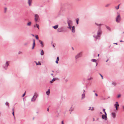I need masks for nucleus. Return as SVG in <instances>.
Instances as JSON below:
<instances>
[{"mask_svg": "<svg viewBox=\"0 0 124 124\" xmlns=\"http://www.w3.org/2000/svg\"><path fill=\"white\" fill-rule=\"evenodd\" d=\"M119 5H120L119 4L118 6L117 7H116L115 8L116 9H118L119 8Z\"/></svg>", "mask_w": 124, "mask_h": 124, "instance_id": "nucleus-29", "label": "nucleus"}, {"mask_svg": "<svg viewBox=\"0 0 124 124\" xmlns=\"http://www.w3.org/2000/svg\"><path fill=\"white\" fill-rule=\"evenodd\" d=\"M63 31V29L62 27H61L58 28L57 30V32H60Z\"/></svg>", "mask_w": 124, "mask_h": 124, "instance_id": "nucleus-9", "label": "nucleus"}, {"mask_svg": "<svg viewBox=\"0 0 124 124\" xmlns=\"http://www.w3.org/2000/svg\"><path fill=\"white\" fill-rule=\"evenodd\" d=\"M73 110V108H72V107H71L70 108V109L69 110V111L71 112H72Z\"/></svg>", "mask_w": 124, "mask_h": 124, "instance_id": "nucleus-26", "label": "nucleus"}, {"mask_svg": "<svg viewBox=\"0 0 124 124\" xmlns=\"http://www.w3.org/2000/svg\"><path fill=\"white\" fill-rule=\"evenodd\" d=\"M121 96V95L120 94H118L117 96V98H119Z\"/></svg>", "mask_w": 124, "mask_h": 124, "instance_id": "nucleus-37", "label": "nucleus"}, {"mask_svg": "<svg viewBox=\"0 0 124 124\" xmlns=\"http://www.w3.org/2000/svg\"><path fill=\"white\" fill-rule=\"evenodd\" d=\"M93 109H94L93 108V107L91 109V110L92 111V110H93Z\"/></svg>", "mask_w": 124, "mask_h": 124, "instance_id": "nucleus-44", "label": "nucleus"}, {"mask_svg": "<svg viewBox=\"0 0 124 124\" xmlns=\"http://www.w3.org/2000/svg\"><path fill=\"white\" fill-rule=\"evenodd\" d=\"M112 115L114 118H115L116 117V114L114 113H112Z\"/></svg>", "mask_w": 124, "mask_h": 124, "instance_id": "nucleus-19", "label": "nucleus"}, {"mask_svg": "<svg viewBox=\"0 0 124 124\" xmlns=\"http://www.w3.org/2000/svg\"><path fill=\"white\" fill-rule=\"evenodd\" d=\"M14 117V119H15V117Z\"/></svg>", "mask_w": 124, "mask_h": 124, "instance_id": "nucleus-64", "label": "nucleus"}, {"mask_svg": "<svg viewBox=\"0 0 124 124\" xmlns=\"http://www.w3.org/2000/svg\"><path fill=\"white\" fill-rule=\"evenodd\" d=\"M21 53H22L20 51H19V52L18 54H21Z\"/></svg>", "mask_w": 124, "mask_h": 124, "instance_id": "nucleus-41", "label": "nucleus"}, {"mask_svg": "<svg viewBox=\"0 0 124 124\" xmlns=\"http://www.w3.org/2000/svg\"><path fill=\"white\" fill-rule=\"evenodd\" d=\"M102 119H104L105 120H106L107 119V114H105V115H102Z\"/></svg>", "mask_w": 124, "mask_h": 124, "instance_id": "nucleus-8", "label": "nucleus"}, {"mask_svg": "<svg viewBox=\"0 0 124 124\" xmlns=\"http://www.w3.org/2000/svg\"><path fill=\"white\" fill-rule=\"evenodd\" d=\"M62 124H64L63 121L62 122Z\"/></svg>", "mask_w": 124, "mask_h": 124, "instance_id": "nucleus-45", "label": "nucleus"}, {"mask_svg": "<svg viewBox=\"0 0 124 124\" xmlns=\"http://www.w3.org/2000/svg\"><path fill=\"white\" fill-rule=\"evenodd\" d=\"M109 4H107L106 5H105V6L106 7H107L109 6Z\"/></svg>", "mask_w": 124, "mask_h": 124, "instance_id": "nucleus-39", "label": "nucleus"}, {"mask_svg": "<svg viewBox=\"0 0 124 124\" xmlns=\"http://www.w3.org/2000/svg\"><path fill=\"white\" fill-rule=\"evenodd\" d=\"M100 54H98V56L99 57V56Z\"/></svg>", "mask_w": 124, "mask_h": 124, "instance_id": "nucleus-56", "label": "nucleus"}, {"mask_svg": "<svg viewBox=\"0 0 124 124\" xmlns=\"http://www.w3.org/2000/svg\"><path fill=\"white\" fill-rule=\"evenodd\" d=\"M34 20L35 22H37L39 20L40 18L39 15L38 14H36L35 15Z\"/></svg>", "mask_w": 124, "mask_h": 124, "instance_id": "nucleus-4", "label": "nucleus"}, {"mask_svg": "<svg viewBox=\"0 0 124 124\" xmlns=\"http://www.w3.org/2000/svg\"><path fill=\"white\" fill-rule=\"evenodd\" d=\"M72 48L73 50H74V49H73V47H72Z\"/></svg>", "mask_w": 124, "mask_h": 124, "instance_id": "nucleus-63", "label": "nucleus"}, {"mask_svg": "<svg viewBox=\"0 0 124 124\" xmlns=\"http://www.w3.org/2000/svg\"><path fill=\"white\" fill-rule=\"evenodd\" d=\"M85 91L84 90H83V93H85Z\"/></svg>", "mask_w": 124, "mask_h": 124, "instance_id": "nucleus-49", "label": "nucleus"}, {"mask_svg": "<svg viewBox=\"0 0 124 124\" xmlns=\"http://www.w3.org/2000/svg\"><path fill=\"white\" fill-rule=\"evenodd\" d=\"M123 109L124 110V106H123Z\"/></svg>", "mask_w": 124, "mask_h": 124, "instance_id": "nucleus-52", "label": "nucleus"}, {"mask_svg": "<svg viewBox=\"0 0 124 124\" xmlns=\"http://www.w3.org/2000/svg\"><path fill=\"white\" fill-rule=\"evenodd\" d=\"M108 60H109V59H107V60H106V62H107L108 61Z\"/></svg>", "mask_w": 124, "mask_h": 124, "instance_id": "nucleus-48", "label": "nucleus"}, {"mask_svg": "<svg viewBox=\"0 0 124 124\" xmlns=\"http://www.w3.org/2000/svg\"><path fill=\"white\" fill-rule=\"evenodd\" d=\"M99 74H100V75L101 76V77L102 78V79H103V76L101 75V74L100 73H99Z\"/></svg>", "mask_w": 124, "mask_h": 124, "instance_id": "nucleus-35", "label": "nucleus"}, {"mask_svg": "<svg viewBox=\"0 0 124 124\" xmlns=\"http://www.w3.org/2000/svg\"><path fill=\"white\" fill-rule=\"evenodd\" d=\"M95 95L96 96H98V94L96 93H95Z\"/></svg>", "mask_w": 124, "mask_h": 124, "instance_id": "nucleus-43", "label": "nucleus"}, {"mask_svg": "<svg viewBox=\"0 0 124 124\" xmlns=\"http://www.w3.org/2000/svg\"><path fill=\"white\" fill-rule=\"evenodd\" d=\"M28 43H25L24 44V45H27Z\"/></svg>", "mask_w": 124, "mask_h": 124, "instance_id": "nucleus-42", "label": "nucleus"}, {"mask_svg": "<svg viewBox=\"0 0 124 124\" xmlns=\"http://www.w3.org/2000/svg\"><path fill=\"white\" fill-rule=\"evenodd\" d=\"M46 94L48 95H49L50 93V90L49 89L48 90V91L46 92Z\"/></svg>", "mask_w": 124, "mask_h": 124, "instance_id": "nucleus-14", "label": "nucleus"}, {"mask_svg": "<svg viewBox=\"0 0 124 124\" xmlns=\"http://www.w3.org/2000/svg\"><path fill=\"white\" fill-rule=\"evenodd\" d=\"M79 20V19L78 18H77V20H76V23L77 24H78Z\"/></svg>", "mask_w": 124, "mask_h": 124, "instance_id": "nucleus-28", "label": "nucleus"}, {"mask_svg": "<svg viewBox=\"0 0 124 124\" xmlns=\"http://www.w3.org/2000/svg\"><path fill=\"white\" fill-rule=\"evenodd\" d=\"M91 108V107H89V109H88V110H90V108Z\"/></svg>", "mask_w": 124, "mask_h": 124, "instance_id": "nucleus-54", "label": "nucleus"}, {"mask_svg": "<svg viewBox=\"0 0 124 124\" xmlns=\"http://www.w3.org/2000/svg\"><path fill=\"white\" fill-rule=\"evenodd\" d=\"M120 42H123V41H122V40H120Z\"/></svg>", "mask_w": 124, "mask_h": 124, "instance_id": "nucleus-53", "label": "nucleus"}, {"mask_svg": "<svg viewBox=\"0 0 124 124\" xmlns=\"http://www.w3.org/2000/svg\"><path fill=\"white\" fill-rule=\"evenodd\" d=\"M91 61H92L94 62H96L97 61V60L95 59H92L91 60Z\"/></svg>", "mask_w": 124, "mask_h": 124, "instance_id": "nucleus-25", "label": "nucleus"}, {"mask_svg": "<svg viewBox=\"0 0 124 124\" xmlns=\"http://www.w3.org/2000/svg\"><path fill=\"white\" fill-rule=\"evenodd\" d=\"M99 119V118H97V120H98Z\"/></svg>", "mask_w": 124, "mask_h": 124, "instance_id": "nucleus-62", "label": "nucleus"}, {"mask_svg": "<svg viewBox=\"0 0 124 124\" xmlns=\"http://www.w3.org/2000/svg\"><path fill=\"white\" fill-rule=\"evenodd\" d=\"M8 104L9 103L7 101L6 102L5 104L6 105L8 106V107H9V105H8Z\"/></svg>", "mask_w": 124, "mask_h": 124, "instance_id": "nucleus-27", "label": "nucleus"}, {"mask_svg": "<svg viewBox=\"0 0 124 124\" xmlns=\"http://www.w3.org/2000/svg\"><path fill=\"white\" fill-rule=\"evenodd\" d=\"M12 111H13H13H14V108H13L12 109Z\"/></svg>", "mask_w": 124, "mask_h": 124, "instance_id": "nucleus-57", "label": "nucleus"}, {"mask_svg": "<svg viewBox=\"0 0 124 124\" xmlns=\"http://www.w3.org/2000/svg\"><path fill=\"white\" fill-rule=\"evenodd\" d=\"M59 57H57L56 60L55 61V62L57 64H58V61H59Z\"/></svg>", "mask_w": 124, "mask_h": 124, "instance_id": "nucleus-20", "label": "nucleus"}, {"mask_svg": "<svg viewBox=\"0 0 124 124\" xmlns=\"http://www.w3.org/2000/svg\"><path fill=\"white\" fill-rule=\"evenodd\" d=\"M58 27V25H56L54 26H53V27L54 29H56Z\"/></svg>", "mask_w": 124, "mask_h": 124, "instance_id": "nucleus-18", "label": "nucleus"}, {"mask_svg": "<svg viewBox=\"0 0 124 124\" xmlns=\"http://www.w3.org/2000/svg\"><path fill=\"white\" fill-rule=\"evenodd\" d=\"M12 114L13 115V116H14V117H15V115H14V111H13L12 112Z\"/></svg>", "mask_w": 124, "mask_h": 124, "instance_id": "nucleus-40", "label": "nucleus"}, {"mask_svg": "<svg viewBox=\"0 0 124 124\" xmlns=\"http://www.w3.org/2000/svg\"><path fill=\"white\" fill-rule=\"evenodd\" d=\"M51 75H53V74L52 73V74H51Z\"/></svg>", "mask_w": 124, "mask_h": 124, "instance_id": "nucleus-60", "label": "nucleus"}, {"mask_svg": "<svg viewBox=\"0 0 124 124\" xmlns=\"http://www.w3.org/2000/svg\"><path fill=\"white\" fill-rule=\"evenodd\" d=\"M32 0H28V3L29 6H30L32 2Z\"/></svg>", "mask_w": 124, "mask_h": 124, "instance_id": "nucleus-11", "label": "nucleus"}, {"mask_svg": "<svg viewBox=\"0 0 124 124\" xmlns=\"http://www.w3.org/2000/svg\"><path fill=\"white\" fill-rule=\"evenodd\" d=\"M82 52H80L77 55L75 56V58L77 59L79 57H80L82 55Z\"/></svg>", "mask_w": 124, "mask_h": 124, "instance_id": "nucleus-6", "label": "nucleus"}, {"mask_svg": "<svg viewBox=\"0 0 124 124\" xmlns=\"http://www.w3.org/2000/svg\"><path fill=\"white\" fill-rule=\"evenodd\" d=\"M34 62L36 64V65H41V63L40 62H39V61L38 63H37L36 61H35Z\"/></svg>", "mask_w": 124, "mask_h": 124, "instance_id": "nucleus-17", "label": "nucleus"}, {"mask_svg": "<svg viewBox=\"0 0 124 124\" xmlns=\"http://www.w3.org/2000/svg\"><path fill=\"white\" fill-rule=\"evenodd\" d=\"M56 78H53L52 80L50 81V83H52L55 80Z\"/></svg>", "mask_w": 124, "mask_h": 124, "instance_id": "nucleus-22", "label": "nucleus"}, {"mask_svg": "<svg viewBox=\"0 0 124 124\" xmlns=\"http://www.w3.org/2000/svg\"><path fill=\"white\" fill-rule=\"evenodd\" d=\"M67 22L68 24L67 28L70 30H71L73 33L75 32V27L74 26H73V23L72 21L68 19L67 21Z\"/></svg>", "mask_w": 124, "mask_h": 124, "instance_id": "nucleus-2", "label": "nucleus"}, {"mask_svg": "<svg viewBox=\"0 0 124 124\" xmlns=\"http://www.w3.org/2000/svg\"><path fill=\"white\" fill-rule=\"evenodd\" d=\"M114 44H116V45H117V43H114Z\"/></svg>", "mask_w": 124, "mask_h": 124, "instance_id": "nucleus-47", "label": "nucleus"}, {"mask_svg": "<svg viewBox=\"0 0 124 124\" xmlns=\"http://www.w3.org/2000/svg\"><path fill=\"white\" fill-rule=\"evenodd\" d=\"M105 26L106 27L107 29L108 30L110 31H111V28L110 27L106 25H105Z\"/></svg>", "mask_w": 124, "mask_h": 124, "instance_id": "nucleus-13", "label": "nucleus"}, {"mask_svg": "<svg viewBox=\"0 0 124 124\" xmlns=\"http://www.w3.org/2000/svg\"><path fill=\"white\" fill-rule=\"evenodd\" d=\"M39 25L37 24H36L35 25H34V28H35L36 27H37L38 29H39Z\"/></svg>", "mask_w": 124, "mask_h": 124, "instance_id": "nucleus-16", "label": "nucleus"}, {"mask_svg": "<svg viewBox=\"0 0 124 124\" xmlns=\"http://www.w3.org/2000/svg\"><path fill=\"white\" fill-rule=\"evenodd\" d=\"M35 45H34V44H33V46H32V49H33L34 48V47L35 46Z\"/></svg>", "mask_w": 124, "mask_h": 124, "instance_id": "nucleus-36", "label": "nucleus"}, {"mask_svg": "<svg viewBox=\"0 0 124 124\" xmlns=\"http://www.w3.org/2000/svg\"><path fill=\"white\" fill-rule=\"evenodd\" d=\"M66 82H67L68 81V80L67 79H66L65 80Z\"/></svg>", "mask_w": 124, "mask_h": 124, "instance_id": "nucleus-50", "label": "nucleus"}, {"mask_svg": "<svg viewBox=\"0 0 124 124\" xmlns=\"http://www.w3.org/2000/svg\"><path fill=\"white\" fill-rule=\"evenodd\" d=\"M44 52L43 50H42L40 52V55H43L44 54Z\"/></svg>", "mask_w": 124, "mask_h": 124, "instance_id": "nucleus-23", "label": "nucleus"}, {"mask_svg": "<svg viewBox=\"0 0 124 124\" xmlns=\"http://www.w3.org/2000/svg\"><path fill=\"white\" fill-rule=\"evenodd\" d=\"M95 24L97 26H98L99 27L97 32V35L96 36V35H94L93 36V37L95 38L96 40H97L99 38L102 33V31L100 26L103 25V24H98L96 23H95Z\"/></svg>", "mask_w": 124, "mask_h": 124, "instance_id": "nucleus-1", "label": "nucleus"}, {"mask_svg": "<svg viewBox=\"0 0 124 124\" xmlns=\"http://www.w3.org/2000/svg\"><path fill=\"white\" fill-rule=\"evenodd\" d=\"M7 10V8H4V12L6 13Z\"/></svg>", "mask_w": 124, "mask_h": 124, "instance_id": "nucleus-33", "label": "nucleus"}, {"mask_svg": "<svg viewBox=\"0 0 124 124\" xmlns=\"http://www.w3.org/2000/svg\"><path fill=\"white\" fill-rule=\"evenodd\" d=\"M93 79V78L92 77L90 78H88V79L87 80H90L92 79Z\"/></svg>", "mask_w": 124, "mask_h": 124, "instance_id": "nucleus-34", "label": "nucleus"}, {"mask_svg": "<svg viewBox=\"0 0 124 124\" xmlns=\"http://www.w3.org/2000/svg\"><path fill=\"white\" fill-rule=\"evenodd\" d=\"M97 65V63H96V66Z\"/></svg>", "mask_w": 124, "mask_h": 124, "instance_id": "nucleus-59", "label": "nucleus"}, {"mask_svg": "<svg viewBox=\"0 0 124 124\" xmlns=\"http://www.w3.org/2000/svg\"><path fill=\"white\" fill-rule=\"evenodd\" d=\"M93 121H95V119H94V118H93Z\"/></svg>", "mask_w": 124, "mask_h": 124, "instance_id": "nucleus-51", "label": "nucleus"}, {"mask_svg": "<svg viewBox=\"0 0 124 124\" xmlns=\"http://www.w3.org/2000/svg\"><path fill=\"white\" fill-rule=\"evenodd\" d=\"M9 61H7L6 62L5 64V67H4V69L5 70H6L7 69V68L8 67V66H9Z\"/></svg>", "mask_w": 124, "mask_h": 124, "instance_id": "nucleus-7", "label": "nucleus"}, {"mask_svg": "<svg viewBox=\"0 0 124 124\" xmlns=\"http://www.w3.org/2000/svg\"><path fill=\"white\" fill-rule=\"evenodd\" d=\"M49 109L48 108H47V111L48 112L49 111Z\"/></svg>", "mask_w": 124, "mask_h": 124, "instance_id": "nucleus-46", "label": "nucleus"}, {"mask_svg": "<svg viewBox=\"0 0 124 124\" xmlns=\"http://www.w3.org/2000/svg\"><path fill=\"white\" fill-rule=\"evenodd\" d=\"M105 109L104 108L103 109V111L104 112L105 114H107L106 113V112L105 111Z\"/></svg>", "mask_w": 124, "mask_h": 124, "instance_id": "nucleus-32", "label": "nucleus"}, {"mask_svg": "<svg viewBox=\"0 0 124 124\" xmlns=\"http://www.w3.org/2000/svg\"><path fill=\"white\" fill-rule=\"evenodd\" d=\"M121 19V17L119 15L117 16L116 18V22L118 23L120 22Z\"/></svg>", "mask_w": 124, "mask_h": 124, "instance_id": "nucleus-5", "label": "nucleus"}, {"mask_svg": "<svg viewBox=\"0 0 124 124\" xmlns=\"http://www.w3.org/2000/svg\"><path fill=\"white\" fill-rule=\"evenodd\" d=\"M85 97V93H83L82 95L81 99L82 100Z\"/></svg>", "mask_w": 124, "mask_h": 124, "instance_id": "nucleus-12", "label": "nucleus"}, {"mask_svg": "<svg viewBox=\"0 0 124 124\" xmlns=\"http://www.w3.org/2000/svg\"><path fill=\"white\" fill-rule=\"evenodd\" d=\"M25 94V92L23 94L22 97H23Z\"/></svg>", "mask_w": 124, "mask_h": 124, "instance_id": "nucleus-38", "label": "nucleus"}, {"mask_svg": "<svg viewBox=\"0 0 124 124\" xmlns=\"http://www.w3.org/2000/svg\"><path fill=\"white\" fill-rule=\"evenodd\" d=\"M100 113L101 114H102V113L101 112H100Z\"/></svg>", "mask_w": 124, "mask_h": 124, "instance_id": "nucleus-61", "label": "nucleus"}, {"mask_svg": "<svg viewBox=\"0 0 124 124\" xmlns=\"http://www.w3.org/2000/svg\"><path fill=\"white\" fill-rule=\"evenodd\" d=\"M31 35L33 36H34V35L33 34H32Z\"/></svg>", "mask_w": 124, "mask_h": 124, "instance_id": "nucleus-55", "label": "nucleus"}, {"mask_svg": "<svg viewBox=\"0 0 124 124\" xmlns=\"http://www.w3.org/2000/svg\"><path fill=\"white\" fill-rule=\"evenodd\" d=\"M112 84L114 86H115L116 85V83L115 82H113L112 83Z\"/></svg>", "mask_w": 124, "mask_h": 124, "instance_id": "nucleus-24", "label": "nucleus"}, {"mask_svg": "<svg viewBox=\"0 0 124 124\" xmlns=\"http://www.w3.org/2000/svg\"><path fill=\"white\" fill-rule=\"evenodd\" d=\"M53 46L54 47V46L53 45Z\"/></svg>", "mask_w": 124, "mask_h": 124, "instance_id": "nucleus-58", "label": "nucleus"}, {"mask_svg": "<svg viewBox=\"0 0 124 124\" xmlns=\"http://www.w3.org/2000/svg\"><path fill=\"white\" fill-rule=\"evenodd\" d=\"M114 106L115 107L116 110H117L118 109V107L119 106V105L117 102H116V104H114Z\"/></svg>", "mask_w": 124, "mask_h": 124, "instance_id": "nucleus-10", "label": "nucleus"}, {"mask_svg": "<svg viewBox=\"0 0 124 124\" xmlns=\"http://www.w3.org/2000/svg\"><path fill=\"white\" fill-rule=\"evenodd\" d=\"M33 44H34V45H35V40L34 39H33Z\"/></svg>", "mask_w": 124, "mask_h": 124, "instance_id": "nucleus-31", "label": "nucleus"}, {"mask_svg": "<svg viewBox=\"0 0 124 124\" xmlns=\"http://www.w3.org/2000/svg\"><path fill=\"white\" fill-rule=\"evenodd\" d=\"M38 96V94L37 93L35 92L34 93L33 97L31 99V101L32 102L34 101Z\"/></svg>", "mask_w": 124, "mask_h": 124, "instance_id": "nucleus-3", "label": "nucleus"}, {"mask_svg": "<svg viewBox=\"0 0 124 124\" xmlns=\"http://www.w3.org/2000/svg\"><path fill=\"white\" fill-rule=\"evenodd\" d=\"M35 38L36 39H39V37L38 35H36L35 36Z\"/></svg>", "mask_w": 124, "mask_h": 124, "instance_id": "nucleus-30", "label": "nucleus"}, {"mask_svg": "<svg viewBox=\"0 0 124 124\" xmlns=\"http://www.w3.org/2000/svg\"><path fill=\"white\" fill-rule=\"evenodd\" d=\"M31 22H29L27 24V25L28 26H31Z\"/></svg>", "mask_w": 124, "mask_h": 124, "instance_id": "nucleus-21", "label": "nucleus"}, {"mask_svg": "<svg viewBox=\"0 0 124 124\" xmlns=\"http://www.w3.org/2000/svg\"><path fill=\"white\" fill-rule=\"evenodd\" d=\"M39 41L40 43V44L41 45V46L42 47H43L44 46V45L43 44V42L41 40H39Z\"/></svg>", "mask_w": 124, "mask_h": 124, "instance_id": "nucleus-15", "label": "nucleus"}]
</instances>
